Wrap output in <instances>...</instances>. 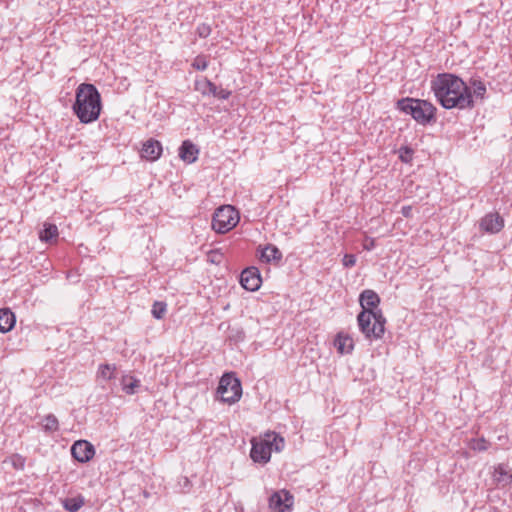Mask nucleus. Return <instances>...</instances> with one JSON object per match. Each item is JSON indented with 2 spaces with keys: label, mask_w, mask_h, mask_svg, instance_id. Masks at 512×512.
Here are the masks:
<instances>
[{
  "label": "nucleus",
  "mask_w": 512,
  "mask_h": 512,
  "mask_svg": "<svg viewBox=\"0 0 512 512\" xmlns=\"http://www.w3.org/2000/svg\"><path fill=\"white\" fill-rule=\"evenodd\" d=\"M239 222L238 212L231 205L219 207L212 219V228L217 233H226L233 229Z\"/></svg>",
  "instance_id": "obj_6"
},
{
  "label": "nucleus",
  "mask_w": 512,
  "mask_h": 512,
  "mask_svg": "<svg viewBox=\"0 0 512 512\" xmlns=\"http://www.w3.org/2000/svg\"><path fill=\"white\" fill-rule=\"evenodd\" d=\"M410 153H411V151L409 149H406L405 154H401V156H400L402 161L408 162L411 158Z\"/></svg>",
  "instance_id": "obj_32"
},
{
  "label": "nucleus",
  "mask_w": 512,
  "mask_h": 512,
  "mask_svg": "<svg viewBox=\"0 0 512 512\" xmlns=\"http://www.w3.org/2000/svg\"><path fill=\"white\" fill-rule=\"evenodd\" d=\"M294 498L287 490H279L269 497V508L274 512H291Z\"/></svg>",
  "instance_id": "obj_7"
},
{
  "label": "nucleus",
  "mask_w": 512,
  "mask_h": 512,
  "mask_svg": "<svg viewBox=\"0 0 512 512\" xmlns=\"http://www.w3.org/2000/svg\"><path fill=\"white\" fill-rule=\"evenodd\" d=\"M192 67L199 71L206 70L208 67V61L206 57L202 55L197 56L192 62Z\"/></svg>",
  "instance_id": "obj_27"
},
{
  "label": "nucleus",
  "mask_w": 512,
  "mask_h": 512,
  "mask_svg": "<svg viewBox=\"0 0 512 512\" xmlns=\"http://www.w3.org/2000/svg\"><path fill=\"white\" fill-rule=\"evenodd\" d=\"M431 90L437 101L445 109L465 110L474 108V100L469 86L454 74H438L431 81Z\"/></svg>",
  "instance_id": "obj_1"
},
{
  "label": "nucleus",
  "mask_w": 512,
  "mask_h": 512,
  "mask_svg": "<svg viewBox=\"0 0 512 512\" xmlns=\"http://www.w3.org/2000/svg\"><path fill=\"white\" fill-rule=\"evenodd\" d=\"M217 394L219 395L220 400L227 404H234L239 401L242 396L240 380L232 374H224L220 379Z\"/></svg>",
  "instance_id": "obj_5"
},
{
  "label": "nucleus",
  "mask_w": 512,
  "mask_h": 512,
  "mask_svg": "<svg viewBox=\"0 0 512 512\" xmlns=\"http://www.w3.org/2000/svg\"><path fill=\"white\" fill-rule=\"evenodd\" d=\"M58 236V228L55 224L45 223L44 228L39 233L41 241L49 242Z\"/></svg>",
  "instance_id": "obj_20"
},
{
  "label": "nucleus",
  "mask_w": 512,
  "mask_h": 512,
  "mask_svg": "<svg viewBox=\"0 0 512 512\" xmlns=\"http://www.w3.org/2000/svg\"><path fill=\"white\" fill-rule=\"evenodd\" d=\"M198 149L191 141L185 140L179 148V157L187 162L193 163L197 160Z\"/></svg>",
  "instance_id": "obj_13"
},
{
  "label": "nucleus",
  "mask_w": 512,
  "mask_h": 512,
  "mask_svg": "<svg viewBox=\"0 0 512 512\" xmlns=\"http://www.w3.org/2000/svg\"><path fill=\"white\" fill-rule=\"evenodd\" d=\"M267 441L269 442L272 451L281 452L284 449L285 441L284 438L275 432L265 433Z\"/></svg>",
  "instance_id": "obj_21"
},
{
  "label": "nucleus",
  "mask_w": 512,
  "mask_h": 512,
  "mask_svg": "<svg viewBox=\"0 0 512 512\" xmlns=\"http://www.w3.org/2000/svg\"><path fill=\"white\" fill-rule=\"evenodd\" d=\"M474 449H477V450H486L487 449V446H486V441L485 440H479L476 442V444L473 446Z\"/></svg>",
  "instance_id": "obj_31"
},
{
  "label": "nucleus",
  "mask_w": 512,
  "mask_h": 512,
  "mask_svg": "<svg viewBox=\"0 0 512 512\" xmlns=\"http://www.w3.org/2000/svg\"><path fill=\"white\" fill-rule=\"evenodd\" d=\"M116 367L110 364L100 365L98 376L104 380H111L115 377Z\"/></svg>",
  "instance_id": "obj_23"
},
{
  "label": "nucleus",
  "mask_w": 512,
  "mask_h": 512,
  "mask_svg": "<svg viewBox=\"0 0 512 512\" xmlns=\"http://www.w3.org/2000/svg\"><path fill=\"white\" fill-rule=\"evenodd\" d=\"M16 318L14 313L8 309H0V332L7 333L14 327Z\"/></svg>",
  "instance_id": "obj_15"
},
{
  "label": "nucleus",
  "mask_w": 512,
  "mask_h": 512,
  "mask_svg": "<svg viewBox=\"0 0 512 512\" xmlns=\"http://www.w3.org/2000/svg\"><path fill=\"white\" fill-rule=\"evenodd\" d=\"M207 87L210 94L219 99H227L230 96V92L216 86L214 83L207 81Z\"/></svg>",
  "instance_id": "obj_24"
},
{
  "label": "nucleus",
  "mask_w": 512,
  "mask_h": 512,
  "mask_svg": "<svg viewBox=\"0 0 512 512\" xmlns=\"http://www.w3.org/2000/svg\"><path fill=\"white\" fill-rule=\"evenodd\" d=\"M373 246H374V243H373V241H372L370 244H368V246H365V248H366L367 250H370V249H372V247H373Z\"/></svg>",
  "instance_id": "obj_35"
},
{
  "label": "nucleus",
  "mask_w": 512,
  "mask_h": 512,
  "mask_svg": "<svg viewBox=\"0 0 512 512\" xmlns=\"http://www.w3.org/2000/svg\"><path fill=\"white\" fill-rule=\"evenodd\" d=\"M166 311H167L166 303L156 301L152 306L151 313L154 318L160 320L165 316Z\"/></svg>",
  "instance_id": "obj_26"
},
{
  "label": "nucleus",
  "mask_w": 512,
  "mask_h": 512,
  "mask_svg": "<svg viewBox=\"0 0 512 512\" xmlns=\"http://www.w3.org/2000/svg\"><path fill=\"white\" fill-rule=\"evenodd\" d=\"M504 227V220L498 213H488L480 220V229L490 233L496 234Z\"/></svg>",
  "instance_id": "obj_11"
},
{
  "label": "nucleus",
  "mask_w": 512,
  "mask_h": 512,
  "mask_svg": "<svg viewBox=\"0 0 512 512\" xmlns=\"http://www.w3.org/2000/svg\"><path fill=\"white\" fill-rule=\"evenodd\" d=\"M63 507L69 512H76L84 505V498L82 496L65 498L62 500Z\"/></svg>",
  "instance_id": "obj_22"
},
{
  "label": "nucleus",
  "mask_w": 512,
  "mask_h": 512,
  "mask_svg": "<svg viewBox=\"0 0 512 512\" xmlns=\"http://www.w3.org/2000/svg\"><path fill=\"white\" fill-rule=\"evenodd\" d=\"M11 463L16 469H23L25 466V458L21 455L15 454L11 457Z\"/></svg>",
  "instance_id": "obj_28"
},
{
  "label": "nucleus",
  "mask_w": 512,
  "mask_h": 512,
  "mask_svg": "<svg viewBox=\"0 0 512 512\" xmlns=\"http://www.w3.org/2000/svg\"><path fill=\"white\" fill-rule=\"evenodd\" d=\"M261 276L258 268L248 267L241 272L240 283L248 291H257L261 286Z\"/></svg>",
  "instance_id": "obj_9"
},
{
  "label": "nucleus",
  "mask_w": 512,
  "mask_h": 512,
  "mask_svg": "<svg viewBox=\"0 0 512 512\" xmlns=\"http://www.w3.org/2000/svg\"><path fill=\"white\" fill-rule=\"evenodd\" d=\"M396 105L400 111L411 115L422 125L435 120L436 107L427 100L406 97L398 100Z\"/></svg>",
  "instance_id": "obj_4"
},
{
  "label": "nucleus",
  "mask_w": 512,
  "mask_h": 512,
  "mask_svg": "<svg viewBox=\"0 0 512 512\" xmlns=\"http://www.w3.org/2000/svg\"><path fill=\"white\" fill-rule=\"evenodd\" d=\"M162 153V145L155 139L147 140L142 147L141 157L149 161L157 160Z\"/></svg>",
  "instance_id": "obj_12"
},
{
  "label": "nucleus",
  "mask_w": 512,
  "mask_h": 512,
  "mask_svg": "<svg viewBox=\"0 0 512 512\" xmlns=\"http://www.w3.org/2000/svg\"><path fill=\"white\" fill-rule=\"evenodd\" d=\"M373 246H374V243H373V241H372L370 244H368V246H365V248H366L367 250H370V249H372V247H373Z\"/></svg>",
  "instance_id": "obj_34"
},
{
  "label": "nucleus",
  "mask_w": 512,
  "mask_h": 512,
  "mask_svg": "<svg viewBox=\"0 0 512 512\" xmlns=\"http://www.w3.org/2000/svg\"><path fill=\"white\" fill-rule=\"evenodd\" d=\"M72 456L81 463L90 461L94 454V446L86 440H78L71 447Z\"/></svg>",
  "instance_id": "obj_10"
},
{
  "label": "nucleus",
  "mask_w": 512,
  "mask_h": 512,
  "mask_svg": "<svg viewBox=\"0 0 512 512\" xmlns=\"http://www.w3.org/2000/svg\"><path fill=\"white\" fill-rule=\"evenodd\" d=\"M282 258V253L280 250L272 245L268 244L261 250L260 259L263 262L269 263L272 260H280Z\"/></svg>",
  "instance_id": "obj_17"
},
{
  "label": "nucleus",
  "mask_w": 512,
  "mask_h": 512,
  "mask_svg": "<svg viewBox=\"0 0 512 512\" xmlns=\"http://www.w3.org/2000/svg\"><path fill=\"white\" fill-rule=\"evenodd\" d=\"M490 512H500V510H499V509H497V508H492V509L490 510Z\"/></svg>",
  "instance_id": "obj_36"
},
{
  "label": "nucleus",
  "mask_w": 512,
  "mask_h": 512,
  "mask_svg": "<svg viewBox=\"0 0 512 512\" xmlns=\"http://www.w3.org/2000/svg\"><path fill=\"white\" fill-rule=\"evenodd\" d=\"M122 390L129 395L137 393L140 380L131 375H124L121 379Z\"/></svg>",
  "instance_id": "obj_18"
},
{
  "label": "nucleus",
  "mask_w": 512,
  "mask_h": 512,
  "mask_svg": "<svg viewBox=\"0 0 512 512\" xmlns=\"http://www.w3.org/2000/svg\"><path fill=\"white\" fill-rule=\"evenodd\" d=\"M197 34L201 38H206L211 34V27L206 23H202L197 27Z\"/></svg>",
  "instance_id": "obj_29"
},
{
  "label": "nucleus",
  "mask_w": 512,
  "mask_h": 512,
  "mask_svg": "<svg viewBox=\"0 0 512 512\" xmlns=\"http://www.w3.org/2000/svg\"><path fill=\"white\" fill-rule=\"evenodd\" d=\"M342 263L347 268L353 267L356 264V256L353 254H345Z\"/></svg>",
  "instance_id": "obj_30"
},
{
  "label": "nucleus",
  "mask_w": 512,
  "mask_h": 512,
  "mask_svg": "<svg viewBox=\"0 0 512 512\" xmlns=\"http://www.w3.org/2000/svg\"><path fill=\"white\" fill-rule=\"evenodd\" d=\"M493 479L498 486L506 487L512 482V474L507 466L499 464L494 469Z\"/></svg>",
  "instance_id": "obj_14"
},
{
  "label": "nucleus",
  "mask_w": 512,
  "mask_h": 512,
  "mask_svg": "<svg viewBox=\"0 0 512 512\" xmlns=\"http://www.w3.org/2000/svg\"><path fill=\"white\" fill-rule=\"evenodd\" d=\"M272 448L267 441L266 435L259 440H252V448L250 451V457L254 462L267 463L271 458Z\"/></svg>",
  "instance_id": "obj_8"
},
{
  "label": "nucleus",
  "mask_w": 512,
  "mask_h": 512,
  "mask_svg": "<svg viewBox=\"0 0 512 512\" xmlns=\"http://www.w3.org/2000/svg\"><path fill=\"white\" fill-rule=\"evenodd\" d=\"M410 209H411L410 207H403V214H404L405 216H407V215H408V212L410 211Z\"/></svg>",
  "instance_id": "obj_33"
},
{
  "label": "nucleus",
  "mask_w": 512,
  "mask_h": 512,
  "mask_svg": "<svg viewBox=\"0 0 512 512\" xmlns=\"http://www.w3.org/2000/svg\"><path fill=\"white\" fill-rule=\"evenodd\" d=\"M58 427V420L53 414L45 416V418L43 419V428L46 432H54L58 430Z\"/></svg>",
  "instance_id": "obj_25"
},
{
  "label": "nucleus",
  "mask_w": 512,
  "mask_h": 512,
  "mask_svg": "<svg viewBox=\"0 0 512 512\" xmlns=\"http://www.w3.org/2000/svg\"><path fill=\"white\" fill-rule=\"evenodd\" d=\"M73 112L81 123L96 121L102 109L101 96L93 84L82 83L76 89V99Z\"/></svg>",
  "instance_id": "obj_3"
},
{
  "label": "nucleus",
  "mask_w": 512,
  "mask_h": 512,
  "mask_svg": "<svg viewBox=\"0 0 512 512\" xmlns=\"http://www.w3.org/2000/svg\"><path fill=\"white\" fill-rule=\"evenodd\" d=\"M359 303L362 311L357 316L360 331L367 339H380L385 332L386 319L378 308L380 297L370 289L361 292Z\"/></svg>",
  "instance_id": "obj_2"
},
{
  "label": "nucleus",
  "mask_w": 512,
  "mask_h": 512,
  "mask_svg": "<svg viewBox=\"0 0 512 512\" xmlns=\"http://www.w3.org/2000/svg\"><path fill=\"white\" fill-rule=\"evenodd\" d=\"M335 346L341 354H348L354 348V342L348 335L339 333L335 339Z\"/></svg>",
  "instance_id": "obj_16"
},
{
  "label": "nucleus",
  "mask_w": 512,
  "mask_h": 512,
  "mask_svg": "<svg viewBox=\"0 0 512 512\" xmlns=\"http://www.w3.org/2000/svg\"><path fill=\"white\" fill-rule=\"evenodd\" d=\"M469 88L474 102L477 99L484 100L486 94V86L481 80L472 79L470 81Z\"/></svg>",
  "instance_id": "obj_19"
}]
</instances>
